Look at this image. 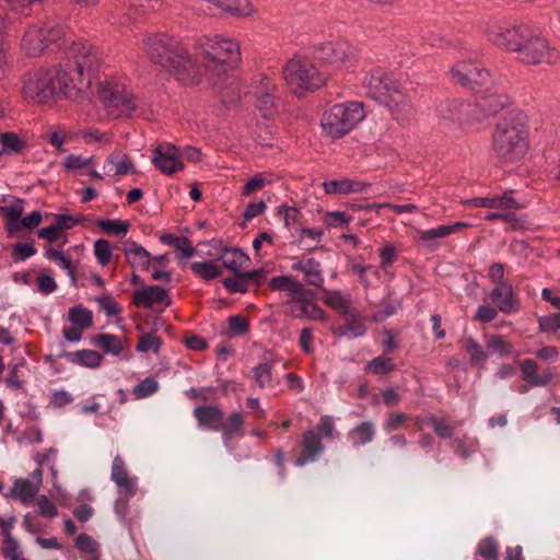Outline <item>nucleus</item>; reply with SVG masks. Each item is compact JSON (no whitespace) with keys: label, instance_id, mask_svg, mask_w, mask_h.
I'll return each mask as SVG.
<instances>
[{"label":"nucleus","instance_id":"obj_45","mask_svg":"<svg viewBox=\"0 0 560 560\" xmlns=\"http://www.w3.org/2000/svg\"><path fill=\"white\" fill-rule=\"evenodd\" d=\"M9 11L15 15L30 16L34 7L40 4L44 0H2Z\"/></svg>","mask_w":560,"mask_h":560},{"label":"nucleus","instance_id":"obj_23","mask_svg":"<svg viewBox=\"0 0 560 560\" xmlns=\"http://www.w3.org/2000/svg\"><path fill=\"white\" fill-rule=\"evenodd\" d=\"M291 269L302 272L304 281L313 287L322 288L324 276L319 261L314 258L300 259L292 264Z\"/></svg>","mask_w":560,"mask_h":560},{"label":"nucleus","instance_id":"obj_31","mask_svg":"<svg viewBox=\"0 0 560 560\" xmlns=\"http://www.w3.org/2000/svg\"><path fill=\"white\" fill-rule=\"evenodd\" d=\"M192 413L199 425L219 430V427L213 425L222 420L223 411L219 406H198Z\"/></svg>","mask_w":560,"mask_h":560},{"label":"nucleus","instance_id":"obj_8","mask_svg":"<svg viewBox=\"0 0 560 560\" xmlns=\"http://www.w3.org/2000/svg\"><path fill=\"white\" fill-rule=\"evenodd\" d=\"M65 38L63 24L56 20H48L43 24L30 25L21 38L20 47L27 56L37 57Z\"/></svg>","mask_w":560,"mask_h":560},{"label":"nucleus","instance_id":"obj_16","mask_svg":"<svg viewBox=\"0 0 560 560\" xmlns=\"http://www.w3.org/2000/svg\"><path fill=\"white\" fill-rule=\"evenodd\" d=\"M325 445L320 436L313 430H307L302 435L301 453L295 460L298 467H302L308 463H314L324 452Z\"/></svg>","mask_w":560,"mask_h":560},{"label":"nucleus","instance_id":"obj_59","mask_svg":"<svg viewBox=\"0 0 560 560\" xmlns=\"http://www.w3.org/2000/svg\"><path fill=\"white\" fill-rule=\"evenodd\" d=\"M271 183L270 176L259 173L248 179V182L243 187L242 195L249 196L255 191L261 190L266 185Z\"/></svg>","mask_w":560,"mask_h":560},{"label":"nucleus","instance_id":"obj_14","mask_svg":"<svg viewBox=\"0 0 560 560\" xmlns=\"http://www.w3.org/2000/svg\"><path fill=\"white\" fill-rule=\"evenodd\" d=\"M152 163L155 168L165 175H173L184 168L179 149L168 142L161 143L155 148Z\"/></svg>","mask_w":560,"mask_h":560},{"label":"nucleus","instance_id":"obj_15","mask_svg":"<svg viewBox=\"0 0 560 560\" xmlns=\"http://www.w3.org/2000/svg\"><path fill=\"white\" fill-rule=\"evenodd\" d=\"M452 73L458 83L470 86L472 90L490 82L489 71L470 61L458 62L452 69Z\"/></svg>","mask_w":560,"mask_h":560},{"label":"nucleus","instance_id":"obj_28","mask_svg":"<svg viewBox=\"0 0 560 560\" xmlns=\"http://www.w3.org/2000/svg\"><path fill=\"white\" fill-rule=\"evenodd\" d=\"M103 168L108 176H121L133 174L136 172L135 165L130 158L121 153L110 154L105 160Z\"/></svg>","mask_w":560,"mask_h":560},{"label":"nucleus","instance_id":"obj_26","mask_svg":"<svg viewBox=\"0 0 560 560\" xmlns=\"http://www.w3.org/2000/svg\"><path fill=\"white\" fill-rule=\"evenodd\" d=\"M520 368L522 380L532 386H546L553 378L550 371L538 374V365L533 359L523 360Z\"/></svg>","mask_w":560,"mask_h":560},{"label":"nucleus","instance_id":"obj_10","mask_svg":"<svg viewBox=\"0 0 560 560\" xmlns=\"http://www.w3.org/2000/svg\"><path fill=\"white\" fill-rule=\"evenodd\" d=\"M523 43L516 50L517 59L520 62L528 66L536 65H551L557 59V54L550 47L546 38L535 34L532 30L528 31Z\"/></svg>","mask_w":560,"mask_h":560},{"label":"nucleus","instance_id":"obj_56","mask_svg":"<svg viewBox=\"0 0 560 560\" xmlns=\"http://www.w3.org/2000/svg\"><path fill=\"white\" fill-rule=\"evenodd\" d=\"M346 317V329L349 330L351 338H357L364 336L366 332V328L362 320L359 318V315L355 311H352Z\"/></svg>","mask_w":560,"mask_h":560},{"label":"nucleus","instance_id":"obj_17","mask_svg":"<svg viewBox=\"0 0 560 560\" xmlns=\"http://www.w3.org/2000/svg\"><path fill=\"white\" fill-rule=\"evenodd\" d=\"M490 298L498 310L504 314L516 313L520 310V301L515 298L510 282H500L494 285Z\"/></svg>","mask_w":560,"mask_h":560},{"label":"nucleus","instance_id":"obj_29","mask_svg":"<svg viewBox=\"0 0 560 560\" xmlns=\"http://www.w3.org/2000/svg\"><path fill=\"white\" fill-rule=\"evenodd\" d=\"M290 314L295 318H307L310 320L326 322L327 314L314 302H302L299 304H292L289 308Z\"/></svg>","mask_w":560,"mask_h":560},{"label":"nucleus","instance_id":"obj_22","mask_svg":"<svg viewBox=\"0 0 560 560\" xmlns=\"http://www.w3.org/2000/svg\"><path fill=\"white\" fill-rule=\"evenodd\" d=\"M245 417L242 411H232L228 417L222 416L219 430L222 432V440L225 446L229 445L233 438H242L244 435Z\"/></svg>","mask_w":560,"mask_h":560},{"label":"nucleus","instance_id":"obj_27","mask_svg":"<svg viewBox=\"0 0 560 560\" xmlns=\"http://www.w3.org/2000/svg\"><path fill=\"white\" fill-rule=\"evenodd\" d=\"M369 185L364 182L343 178L332 179L323 183V188L328 195H348L354 192H362Z\"/></svg>","mask_w":560,"mask_h":560},{"label":"nucleus","instance_id":"obj_49","mask_svg":"<svg viewBox=\"0 0 560 560\" xmlns=\"http://www.w3.org/2000/svg\"><path fill=\"white\" fill-rule=\"evenodd\" d=\"M486 346L489 351L500 355H511L513 346L500 335H490L487 338Z\"/></svg>","mask_w":560,"mask_h":560},{"label":"nucleus","instance_id":"obj_33","mask_svg":"<svg viewBox=\"0 0 560 560\" xmlns=\"http://www.w3.org/2000/svg\"><path fill=\"white\" fill-rule=\"evenodd\" d=\"M223 266L233 271L240 273L248 265L249 256L238 248H224L221 254Z\"/></svg>","mask_w":560,"mask_h":560},{"label":"nucleus","instance_id":"obj_30","mask_svg":"<svg viewBox=\"0 0 560 560\" xmlns=\"http://www.w3.org/2000/svg\"><path fill=\"white\" fill-rule=\"evenodd\" d=\"M469 202L475 207H483L498 210H513L521 208L520 203L508 194L495 197L474 198Z\"/></svg>","mask_w":560,"mask_h":560},{"label":"nucleus","instance_id":"obj_9","mask_svg":"<svg viewBox=\"0 0 560 560\" xmlns=\"http://www.w3.org/2000/svg\"><path fill=\"white\" fill-rule=\"evenodd\" d=\"M97 94L112 115H130L136 109L133 95L121 82L106 79L100 83Z\"/></svg>","mask_w":560,"mask_h":560},{"label":"nucleus","instance_id":"obj_42","mask_svg":"<svg viewBox=\"0 0 560 560\" xmlns=\"http://www.w3.org/2000/svg\"><path fill=\"white\" fill-rule=\"evenodd\" d=\"M192 272L203 280H213L222 275L221 267L213 260L195 261L190 266Z\"/></svg>","mask_w":560,"mask_h":560},{"label":"nucleus","instance_id":"obj_57","mask_svg":"<svg viewBox=\"0 0 560 560\" xmlns=\"http://www.w3.org/2000/svg\"><path fill=\"white\" fill-rule=\"evenodd\" d=\"M487 221L501 220L505 223H509L513 229L521 228L523 221L518 218V215L511 210H501L497 212L488 213L485 217Z\"/></svg>","mask_w":560,"mask_h":560},{"label":"nucleus","instance_id":"obj_20","mask_svg":"<svg viewBox=\"0 0 560 560\" xmlns=\"http://www.w3.org/2000/svg\"><path fill=\"white\" fill-rule=\"evenodd\" d=\"M475 112L470 104H465L460 101H447L439 106V114L442 118L453 120L459 125H468L469 116Z\"/></svg>","mask_w":560,"mask_h":560},{"label":"nucleus","instance_id":"obj_38","mask_svg":"<svg viewBox=\"0 0 560 560\" xmlns=\"http://www.w3.org/2000/svg\"><path fill=\"white\" fill-rule=\"evenodd\" d=\"M505 103V96L498 95L497 93H489L480 96L475 106L479 108L483 116H490L497 114L501 108H503Z\"/></svg>","mask_w":560,"mask_h":560},{"label":"nucleus","instance_id":"obj_3","mask_svg":"<svg viewBox=\"0 0 560 560\" xmlns=\"http://www.w3.org/2000/svg\"><path fill=\"white\" fill-rule=\"evenodd\" d=\"M67 61L61 67H69L68 81L71 85L70 94L79 98L92 84L93 78L103 65V56L100 49L92 44L80 40L72 42L67 47Z\"/></svg>","mask_w":560,"mask_h":560},{"label":"nucleus","instance_id":"obj_21","mask_svg":"<svg viewBox=\"0 0 560 560\" xmlns=\"http://www.w3.org/2000/svg\"><path fill=\"white\" fill-rule=\"evenodd\" d=\"M383 105L390 112L392 116L399 122L406 124L413 114V106L409 97L399 89Z\"/></svg>","mask_w":560,"mask_h":560},{"label":"nucleus","instance_id":"obj_6","mask_svg":"<svg viewBox=\"0 0 560 560\" xmlns=\"http://www.w3.org/2000/svg\"><path fill=\"white\" fill-rule=\"evenodd\" d=\"M283 78L289 89L295 94L319 89L327 81L328 74L319 70L306 57H294L283 67Z\"/></svg>","mask_w":560,"mask_h":560},{"label":"nucleus","instance_id":"obj_19","mask_svg":"<svg viewBox=\"0 0 560 560\" xmlns=\"http://www.w3.org/2000/svg\"><path fill=\"white\" fill-rule=\"evenodd\" d=\"M171 305L167 291L158 285H145L133 293V304L138 307L151 308L154 304Z\"/></svg>","mask_w":560,"mask_h":560},{"label":"nucleus","instance_id":"obj_36","mask_svg":"<svg viewBox=\"0 0 560 560\" xmlns=\"http://www.w3.org/2000/svg\"><path fill=\"white\" fill-rule=\"evenodd\" d=\"M160 241L164 245L173 246L177 250L179 259L191 258L195 255V248L186 236L165 233L160 236Z\"/></svg>","mask_w":560,"mask_h":560},{"label":"nucleus","instance_id":"obj_32","mask_svg":"<svg viewBox=\"0 0 560 560\" xmlns=\"http://www.w3.org/2000/svg\"><path fill=\"white\" fill-rule=\"evenodd\" d=\"M59 358H66L69 362L86 368H97L102 362V355L94 350H78L73 352L63 351L58 355Z\"/></svg>","mask_w":560,"mask_h":560},{"label":"nucleus","instance_id":"obj_13","mask_svg":"<svg viewBox=\"0 0 560 560\" xmlns=\"http://www.w3.org/2000/svg\"><path fill=\"white\" fill-rule=\"evenodd\" d=\"M364 82L370 97L382 104L400 89L393 74L382 69L373 70Z\"/></svg>","mask_w":560,"mask_h":560},{"label":"nucleus","instance_id":"obj_62","mask_svg":"<svg viewBox=\"0 0 560 560\" xmlns=\"http://www.w3.org/2000/svg\"><path fill=\"white\" fill-rule=\"evenodd\" d=\"M253 377L260 388H265L271 383V365L262 363L253 370Z\"/></svg>","mask_w":560,"mask_h":560},{"label":"nucleus","instance_id":"obj_60","mask_svg":"<svg viewBox=\"0 0 560 560\" xmlns=\"http://www.w3.org/2000/svg\"><path fill=\"white\" fill-rule=\"evenodd\" d=\"M277 215L282 219L287 228H290L291 225L299 222L301 218V211L294 206L281 205L278 207Z\"/></svg>","mask_w":560,"mask_h":560},{"label":"nucleus","instance_id":"obj_44","mask_svg":"<svg viewBox=\"0 0 560 560\" xmlns=\"http://www.w3.org/2000/svg\"><path fill=\"white\" fill-rule=\"evenodd\" d=\"M69 320L80 329H86L93 324V313L92 311L77 305L69 310L68 313Z\"/></svg>","mask_w":560,"mask_h":560},{"label":"nucleus","instance_id":"obj_34","mask_svg":"<svg viewBox=\"0 0 560 560\" xmlns=\"http://www.w3.org/2000/svg\"><path fill=\"white\" fill-rule=\"evenodd\" d=\"M39 491L36 483H32L28 479H15L10 491L5 494L7 498L18 499L22 503H28Z\"/></svg>","mask_w":560,"mask_h":560},{"label":"nucleus","instance_id":"obj_2","mask_svg":"<svg viewBox=\"0 0 560 560\" xmlns=\"http://www.w3.org/2000/svg\"><path fill=\"white\" fill-rule=\"evenodd\" d=\"M143 50L156 65L173 73L184 84L199 80V68L183 42L174 36L156 33L142 39Z\"/></svg>","mask_w":560,"mask_h":560},{"label":"nucleus","instance_id":"obj_64","mask_svg":"<svg viewBox=\"0 0 560 560\" xmlns=\"http://www.w3.org/2000/svg\"><path fill=\"white\" fill-rule=\"evenodd\" d=\"M350 222V217L342 211L327 212L324 217V223L328 228H343Z\"/></svg>","mask_w":560,"mask_h":560},{"label":"nucleus","instance_id":"obj_50","mask_svg":"<svg viewBox=\"0 0 560 560\" xmlns=\"http://www.w3.org/2000/svg\"><path fill=\"white\" fill-rule=\"evenodd\" d=\"M463 347L470 357L474 364H485L488 354L483 351L482 347L472 338H467L463 342Z\"/></svg>","mask_w":560,"mask_h":560},{"label":"nucleus","instance_id":"obj_63","mask_svg":"<svg viewBox=\"0 0 560 560\" xmlns=\"http://www.w3.org/2000/svg\"><path fill=\"white\" fill-rule=\"evenodd\" d=\"M429 424L435 432V434L441 439H452L454 434V429L451 427L445 420L439 419L436 417H431L429 419Z\"/></svg>","mask_w":560,"mask_h":560},{"label":"nucleus","instance_id":"obj_25","mask_svg":"<svg viewBox=\"0 0 560 560\" xmlns=\"http://www.w3.org/2000/svg\"><path fill=\"white\" fill-rule=\"evenodd\" d=\"M260 84L262 85V91L257 102V108L264 118H271L278 112V105L271 93L276 85L266 77L260 78Z\"/></svg>","mask_w":560,"mask_h":560},{"label":"nucleus","instance_id":"obj_35","mask_svg":"<svg viewBox=\"0 0 560 560\" xmlns=\"http://www.w3.org/2000/svg\"><path fill=\"white\" fill-rule=\"evenodd\" d=\"M375 432V424L372 421H363L348 432V439L351 441L353 447H359L372 442Z\"/></svg>","mask_w":560,"mask_h":560},{"label":"nucleus","instance_id":"obj_58","mask_svg":"<svg viewBox=\"0 0 560 560\" xmlns=\"http://www.w3.org/2000/svg\"><path fill=\"white\" fill-rule=\"evenodd\" d=\"M229 335L231 337L244 336L249 328L248 320L243 315L230 316L228 319Z\"/></svg>","mask_w":560,"mask_h":560},{"label":"nucleus","instance_id":"obj_55","mask_svg":"<svg viewBox=\"0 0 560 560\" xmlns=\"http://www.w3.org/2000/svg\"><path fill=\"white\" fill-rule=\"evenodd\" d=\"M288 295L291 298V302L295 304L310 302L315 299V293L312 290L305 289L298 280H295Z\"/></svg>","mask_w":560,"mask_h":560},{"label":"nucleus","instance_id":"obj_61","mask_svg":"<svg viewBox=\"0 0 560 560\" xmlns=\"http://www.w3.org/2000/svg\"><path fill=\"white\" fill-rule=\"evenodd\" d=\"M158 389V382L152 377H147L135 387L133 394L137 398H145L155 394Z\"/></svg>","mask_w":560,"mask_h":560},{"label":"nucleus","instance_id":"obj_52","mask_svg":"<svg viewBox=\"0 0 560 560\" xmlns=\"http://www.w3.org/2000/svg\"><path fill=\"white\" fill-rule=\"evenodd\" d=\"M94 255L101 266H106L113 257V249L107 240L100 238L94 242Z\"/></svg>","mask_w":560,"mask_h":560},{"label":"nucleus","instance_id":"obj_1","mask_svg":"<svg viewBox=\"0 0 560 560\" xmlns=\"http://www.w3.org/2000/svg\"><path fill=\"white\" fill-rule=\"evenodd\" d=\"M194 47L199 77L202 68L222 103L235 106L241 101V90L232 73L241 62L240 44L233 38L214 35L200 37Z\"/></svg>","mask_w":560,"mask_h":560},{"label":"nucleus","instance_id":"obj_5","mask_svg":"<svg viewBox=\"0 0 560 560\" xmlns=\"http://www.w3.org/2000/svg\"><path fill=\"white\" fill-rule=\"evenodd\" d=\"M529 147L528 128L521 117L504 118L492 132V150L505 163L521 161Z\"/></svg>","mask_w":560,"mask_h":560},{"label":"nucleus","instance_id":"obj_41","mask_svg":"<svg viewBox=\"0 0 560 560\" xmlns=\"http://www.w3.org/2000/svg\"><path fill=\"white\" fill-rule=\"evenodd\" d=\"M94 345L105 353L119 355L122 352V343L119 337L112 334H100L94 338Z\"/></svg>","mask_w":560,"mask_h":560},{"label":"nucleus","instance_id":"obj_51","mask_svg":"<svg viewBox=\"0 0 560 560\" xmlns=\"http://www.w3.org/2000/svg\"><path fill=\"white\" fill-rule=\"evenodd\" d=\"M97 225L107 234L124 237L129 230V223L120 220H98Z\"/></svg>","mask_w":560,"mask_h":560},{"label":"nucleus","instance_id":"obj_40","mask_svg":"<svg viewBox=\"0 0 560 560\" xmlns=\"http://www.w3.org/2000/svg\"><path fill=\"white\" fill-rule=\"evenodd\" d=\"M447 236L444 225H439L419 232V242L424 248L434 250L440 246V240Z\"/></svg>","mask_w":560,"mask_h":560},{"label":"nucleus","instance_id":"obj_53","mask_svg":"<svg viewBox=\"0 0 560 560\" xmlns=\"http://www.w3.org/2000/svg\"><path fill=\"white\" fill-rule=\"evenodd\" d=\"M162 345V340L154 334H143L139 337L136 350L139 352L153 351L158 353Z\"/></svg>","mask_w":560,"mask_h":560},{"label":"nucleus","instance_id":"obj_24","mask_svg":"<svg viewBox=\"0 0 560 560\" xmlns=\"http://www.w3.org/2000/svg\"><path fill=\"white\" fill-rule=\"evenodd\" d=\"M124 254L127 262L135 269L147 270L152 261V255L133 241L125 242Z\"/></svg>","mask_w":560,"mask_h":560},{"label":"nucleus","instance_id":"obj_46","mask_svg":"<svg viewBox=\"0 0 560 560\" xmlns=\"http://www.w3.org/2000/svg\"><path fill=\"white\" fill-rule=\"evenodd\" d=\"M395 370V363L385 354L372 359L365 366V372L374 375H384Z\"/></svg>","mask_w":560,"mask_h":560},{"label":"nucleus","instance_id":"obj_11","mask_svg":"<svg viewBox=\"0 0 560 560\" xmlns=\"http://www.w3.org/2000/svg\"><path fill=\"white\" fill-rule=\"evenodd\" d=\"M529 30L525 24L492 22L488 24L486 34L488 39L495 46L516 52Z\"/></svg>","mask_w":560,"mask_h":560},{"label":"nucleus","instance_id":"obj_4","mask_svg":"<svg viewBox=\"0 0 560 560\" xmlns=\"http://www.w3.org/2000/svg\"><path fill=\"white\" fill-rule=\"evenodd\" d=\"M69 67L38 68L31 72L23 85V96L27 102L49 104L56 102L61 95L71 100H79L69 93L71 85L68 81Z\"/></svg>","mask_w":560,"mask_h":560},{"label":"nucleus","instance_id":"obj_7","mask_svg":"<svg viewBox=\"0 0 560 560\" xmlns=\"http://www.w3.org/2000/svg\"><path fill=\"white\" fill-rule=\"evenodd\" d=\"M364 117L362 103H339L332 105L323 114L320 125L327 136L339 139L350 132Z\"/></svg>","mask_w":560,"mask_h":560},{"label":"nucleus","instance_id":"obj_47","mask_svg":"<svg viewBox=\"0 0 560 560\" xmlns=\"http://www.w3.org/2000/svg\"><path fill=\"white\" fill-rule=\"evenodd\" d=\"M45 256L58 264V266L68 273L72 282L75 281V269L72 265V260L70 257L66 256L63 252L48 248L45 253Z\"/></svg>","mask_w":560,"mask_h":560},{"label":"nucleus","instance_id":"obj_37","mask_svg":"<svg viewBox=\"0 0 560 560\" xmlns=\"http://www.w3.org/2000/svg\"><path fill=\"white\" fill-rule=\"evenodd\" d=\"M24 212V200L15 198L10 205L0 207V214L7 220V228L11 233L18 232V222Z\"/></svg>","mask_w":560,"mask_h":560},{"label":"nucleus","instance_id":"obj_54","mask_svg":"<svg viewBox=\"0 0 560 560\" xmlns=\"http://www.w3.org/2000/svg\"><path fill=\"white\" fill-rule=\"evenodd\" d=\"M471 444L472 442L469 440V438L467 435H463L460 438H452L450 442V447L456 455L463 458H468L472 453Z\"/></svg>","mask_w":560,"mask_h":560},{"label":"nucleus","instance_id":"obj_39","mask_svg":"<svg viewBox=\"0 0 560 560\" xmlns=\"http://www.w3.org/2000/svg\"><path fill=\"white\" fill-rule=\"evenodd\" d=\"M323 301L328 307L332 308L334 311L343 316L352 312L350 308V299L342 294L341 291H327L324 295Z\"/></svg>","mask_w":560,"mask_h":560},{"label":"nucleus","instance_id":"obj_48","mask_svg":"<svg viewBox=\"0 0 560 560\" xmlns=\"http://www.w3.org/2000/svg\"><path fill=\"white\" fill-rule=\"evenodd\" d=\"M476 556H480L486 560H498L499 542L497 539L491 536L481 539L477 545Z\"/></svg>","mask_w":560,"mask_h":560},{"label":"nucleus","instance_id":"obj_12","mask_svg":"<svg viewBox=\"0 0 560 560\" xmlns=\"http://www.w3.org/2000/svg\"><path fill=\"white\" fill-rule=\"evenodd\" d=\"M357 58L358 49L342 38L323 43L315 48V59L335 68L350 67Z\"/></svg>","mask_w":560,"mask_h":560},{"label":"nucleus","instance_id":"obj_43","mask_svg":"<svg viewBox=\"0 0 560 560\" xmlns=\"http://www.w3.org/2000/svg\"><path fill=\"white\" fill-rule=\"evenodd\" d=\"M0 155L16 154L23 151L25 142L14 132H0Z\"/></svg>","mask_w":560,"mask_h":560},{"label":"nucleus","instance_id":"obj_18","mask_svg":"<svg viewBox=\"0 0 560 560\" xmlns=\"http://www.w3.org/2000/svg\"><path fill=\"white\" fill-rule=\"evenodd\" d=\"M110 479L127 497H132L136 493L137 479L129 477L127 465L119 455L113 459Z\"/></svg>","mask_w":560,"mask_h":560}]
</instances>
